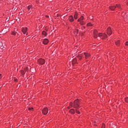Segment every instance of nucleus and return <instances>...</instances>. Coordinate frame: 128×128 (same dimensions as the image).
<instances>
[{
  "mask_svg": "<svg viewBox=\"0 0 128 128\" xmlns=\"http://www.w3.org/2000/svg\"><path fill=\"white\" fill-rule=\"evenodd\" d=\"M94 38H96L98 37L100 38L101 39H105L108 38L106 34H102V33H98L96 30H94Z\"/></svg>",
  "mask_w": 128,
  "mask_h": 128,
  "instance_id": "1",
  "label": "nucleus"
},
{
  "mask_svg": "<svg viewBox=\"0 0 128 128\" xmlns=\"http://www.w3.org/2000/svg\"><path fill=\"white\" fill-rule=\"evenodd\" d=\"M118 8V9L121 8L120 4H116V5H112L111 6H109V8L112 10H114L116 8Z\"/></svg>",
  "mask_w": 128,
  "mask_h": 128,
  "instance_id": "2",
  "label": "nucleus"
},
{
  "mask_svg": "<svg viewBox=\"0 0 128 128\" xmlns=\"http://www.w3.org/2000/svg\"><path fill=\"white\" fill-rule=\"evenodd\" d=\"M80 106V100L77 99L74 100L73 104V108H78Z\"/></svg>",
  "mask_w": 128,
  "mask_h": 128,
  "instance_id": "3",
  "label": "nucleus"
},
{
  "mask_svg": "<svg viewBox=\"0 0 128 128\" xmlns=\"http://www.w3.org/2000/svg\"><path fill=\"white\" fill-rule=\"evenodd\" d=\"M84 16H81L79 19L78 20V22H80V25H84L85 22L84 21Z\"/></svg>",
  "mask_w": 128,
  "mask_h": 128,
  "instance_id": "4",
  "label": "nucleus"
},
{
  "mask_svg": "<svg viewBox=\"0 0 128 128\" xmlns=\"http://www.w3.org/2000/svg\"><path fill=\"white\" fill-rule=\"evenodd\" d=\"M22 32L24 34H26V36L28 34V28H22Z\"/></svg>",
  "mask_w": 128,
  "mask_h": 128,
  "instance_id": "5",
  "label": "nucleus"
},
{
  "mask_svg": "<svg viewBox=\"0 0 128 128\" xmlns=\"http://www.w3.org/2000/svg\"><path fill=\"white\" fill-rule=\"evenodd\" d=\"M38 62L41 65H44L46 61L42 58H40L38 60Z\"/></svg>",
  "mask_w": 128,
  "mask_h": 128,
  "instance_id": "6",
  "label": "nucleus"
},
{
  "mask_svg": "<svg viewBox=\"0 0 128 128\" xmlns=\"http://www.w3.org/2000/svg\"><path fill=\"white\" fill-rule=\"evenodd\" d=\"M48 109L47 108H44L42 110V112L44 114L46 115L48 114Z\"/></svg>",
  "mask_w": 128,
  "mask_h": 128,
  "instance_id": "7",
  "label": "nucleus"
},
{
  "mask_svg": "<svg viewBox=\"0 0 128 128\" xmlns=\"http://www.w3.org/2000/svg\"><path fill=\"white\" fill-rule=\"evenodd\" d=\"M106 33L109 36H110L112 34V32L110 28H109L107 29Z\"/></svg>",
  "mask_w": 128,
  "mask_h": 128,
  "instance_id": "8",
  "label": "nucleus"
},
{
  "mask_svg": "<svg viewBox=\"0 0 128 128\" xmlns=\"http://www.w3.org/2000/svg\"><path fill=\"white\" fill-rule=\"evenodd\" d=\"M43 44L44 45H46L48 44V40L47 38L44 39L43 41H42Z\"/></svg>",
  "mask_w": 128,
  "mask_h": 128,
  "instance_id": "9",
  "label": "nucleus"
},
{
  "mask_svg": "<svg viewBox=\"0 0 128 128\" xmlns=\"http://www.w3.org/2000/svg\"><path fill=\"white\" fill-rule=\"evenodd\" d=\"M84 55L85 56V58L87 59L90 56V55L88 53L84 52Z\"/></svg>",
  "mask_w": 128,
  "mask_h": 128,
  "instance_id": "10",
  "label": "nucleus"
},
{
  "mask_svg": "<svg viewBox=\"0 0 128 128\" xmlns=\"http://www.w3.org/2000/svg\"><path fill=\"white\" fill-rule=\"evenodd\" d=\"M70 112L71 114H75V110L74 108L70 110Z\"/></svg>",
  "mask_w": 128,
  "mask_h": 128,
  "instance_id": "11",
  "label": "nucleus"
},
{
  "mask_svg": "<svg viewBox=\"0 0 128 128\" xmlns=\"http://www.w3.org/2000/svg\"><path fill=\"white\" fill-rule=\"evenodd\" d=\"M69 20L70 22H74V20L73 16H69Z\"/></svg>",
  "mask_w": 128,
  "mask_h": 128,
  "instance_id": "12",
  "label": "nucleus"
},
{
  "mask_svg": "<svg viewBox=\"0 0 128 128\" xmlns=\"http://www.w3.org/2000/svg\"><path fill=\"white\" fill-rule=\"evenodd\" d=\"M115 43H116V46H119L120 44V40H118L117 41H116V42H115Z\"/></svg>",
  "mask_w": 128,
  "mask_h": 128,
  "instance_id": "13",
  "label": "nucleus"
},
{
  "mask_svg": "<svg viewBox=\"0 0 128 128\" xmlns=\"http://www.w3.org/2000/svg\"><path fill=\"white\" fill-rule=\"evenodd\" d=\"M74 17L75 19H77L78 17V14L77 12H76Z\"/></svg>",
  "mask_w": 128,
  "mask_h": 128,
  "instance_id": "14",
  "label": "nucleus"
},
{
  "mask_svg": "<svg viewBox=\"0 0 128 128\" xmlns=\"http://www.w3.org/2000/svg\"><path fill=\"white\" fill-rule=\"evenodd\" d=\"M26 71H24V70H20V72H21V74H22V76H24V75L26 74Z\"/></svg>",
  "mask_w": 128,
  "mask_h": 128,
  "instance_id": "15",
  "label": "nucleus"
},
{
  "mask_svg": "<svg viewBox=\"0 0 128 128\" xmlns=\"http://www.w3.org/2000/svg\"><path fill=\"white\" fill-rule=\"evenodd\" d=\"M78 29H76V30H75L74 31V34H76V35L78 34Z\"/></svg>",
  "mask_w": 128,
  "mask_h": 128,
  "instance_id": "16",
  "label": "nucleus"
},
{
  "mask_svg": "<svg viewBox=\"0 0 128 128\" xmlns=\"http://www.w3.org/2000/svg\"><path fill=\"white\" fill-rule=\"evenodd\" d=\"M42 34L44 35V36H46L47 35V33H46V32H45V31H43V32H42Z\"/></svg>",
  "mask_w": 128,
  "mask_h": 128,
  "instance_id": "17",
  "label": "nucleus"
},
{
  "mask_svg": "<svg viewBox=\"0 0 128 128\" xmlns=\"http://www.w3.org/2000/svg\"><path fill=\"white\" fill-rule=\"evenodd\" d=\"M76 58H74L73 60H72V62L73 64H75V63H76Z\"/></svg>",
  "mask_w": 128,
  "mask_h": 128,
  "instance_id": "18",
  "label": "nucleus"
},
{
  "mask_svg": "<svg viewBox=\"0 0 128 128\" xmlns=\"http://www.w3.org/2000/svg\"><path fill=\"white\" fill-rule=\"evenodd\" d=\"M77 58L79 59V60H81L82 58V56L81 55H79L77 56Z\"/></svg>",
  "mask_w": 128,
  "mask_h": 128,
  "instance_id": "19",
  "label": "nucleus"
},
{
  "mask_svg": "<svg viewBox=\"0 0 128 128\" xmlns=\"http://www.w3.org/2000/svg\"><path fill=\"white\" fill-rule=\"evenodd\" d=\"M78 108H76V113L78 114H80V112L78 111Z\"/></svg>",
  "mask_w": 128,
  "mask_h": 128,
  "instance_id": "20",
  "label": "nucleus"
},
{
  "mask_svg": "<svg viewBox=\"0 0 128 128\" xmlns=\"http://www.w3.org/2000/svg\"><path fill=\"white\" fill-rule=\"evenodd\" d=\"M124 101H125L126 102H128V97L125 98H124Z\"/></svg>",
  "mask_w": 128,
  "mask_h": 128,
  "instance_id": "21",
  "label": "nucleus"
},
{
  "mask_svg": "<svg viewBox=\"0 0 128 128\" xmlns=\"http://www.w3.org/2000/svg\"><path fill=\"white\" fill-rule=\"evenodd\" d=\"M92 26V24H91V23H88V24H87V26Z\"/></svg>",
  "mask_w": 128,
  "mask_h": 128,
  "instance_id": "22",
  "label": "nucleus"
},
{
  "mask_svg": "<svg viewBox=\"0 0 128 128\" xmlns=\"http://www.w3.org/2000/svg\"><path fill=\"white\" fill-rule=\"evenodd\" d=\"M12 36H16V32H12Z\"/></svg>",
  "mask_w": 128,
  "mask_h": 128,
  "instance_id": "23",
  "label": "nucleus"
},
{
  "mask_svg": "<svg viewBox=\"0 0 128 128\" xmlns=\"http://www.w3.org/2000/svg\"><path fill=\"white\" fill-rule=\"evenodd\" d=\"M106 125L104 124H102V128H105Z\"/></svg>",
  "mask_w": 128,
  "mask_h": 128,
  "instance_id": "24",
  "label": "nucleus"
},
{
  "mask_svg": "<svg viewBox=\"0 0 128 128\" xmlns=\"http://www.w3.org/2000/svg\"><path fill=\"white\" fill-rule=\"evenodd\" d=\"M30 8H32V6H28V10H30Z\"/></svg>",
  "mask_w": 128,
  "mask_h": 128,
  "instance_id": "25",
  "label": "nucleus"
},
{
  "mask_svg": "<svg viewBox=\"0 0 128 128\" xmlns=\"http://www.w3.org/2000/svg\"><path fill=\"white\" fill-rule=\"evenodd\" d=\"M126 46H128V41L126 42Z\"/></svg>",
  "mask_w": 128,
  "mask_h": 128,
  "instance_id": "26",
  "label": "nucleus"
},
{
  "mask_svg": "<svg viewBox=\"0 0 128 128\" xmlns=\"http://www.w3.org/2000/svg\"><path fill=\"white\" fill-rule=\"evenodd\" d=\"M122 16H124V18H126V15L124 13L122 14Z\"/></svg>",
  "mask_w": 128,
  "mask_h": 128,
  "instance_id": "27",
  "label": "nucleus"
},
{
  "mask_svg": "<svg viewBox=\"0 0 128 128\" xmlns=\"http://www.w3.org/2000/svg\"><path fill=\"white\" fill-rule=\"evenodd\" d=\"M31 108L32 109V108H28V110H30Z\"/></svg>",
  "mask_w": 128,
  "mask_h": 128,
  "instance_id": "28",
  "label": "nucleus"
},
{
  "mask_svg": "<svg viewBox=\"0 0 128 128\" xmlns=\"http://www.w3.org/2000/svg\"><path fill=\"white\" fill-rule=\"evenodd\" d=\"M0 76H2V74H0ZM0 78H2V77H0Z\"/></svg>",
  "mask_w": 128,
  "mask_h": 128,
  "instance_id": "29",
  "label": "nucleus"
},
{
  "mask_svg": "<svg viewBox=\"0 0 128 128\" xmlns=\"http://www.w3.org/2000/svg\"><path fill=\"white\" fill-rule=\"evenodd\" d=\"M70 106H72V103L70 104Z\"/></svg>",
  "mask_w": 128,
  "mask_h": 128,
  "instance_id": "30",
  "label": "nucleus"
},
{
  "mask_svg": "<svg viewBox=\"0 0 128 128\" xmlns=\"http://www.w3.org/2000/svg\"><path fill=\"white\" fill-rule=\"evenodd\" d=\"M84 28H85V27H84Z\"/></svg>",
  "mask_w": 128,
  "mask_h": 128,
  "instance_id": "31",
  "label": "nucleus"
},
{
  "mask_svg": "<svg viewBox=\"0 0 128 128\" xmlns=\"http://www.w3.org/2000/svg\"><path fill=\"white\" fill-rule=\"evenodd\" d=\"M127 4L128 5V2H127Z\"/></svg>",
  "mask_w": 128,
  "mask_h": 128,
  "instance_id": "32",
  "label": "nucleus"
}]
</instances>
